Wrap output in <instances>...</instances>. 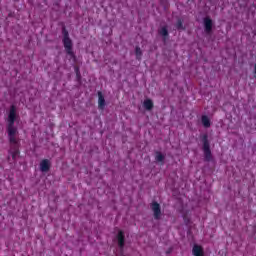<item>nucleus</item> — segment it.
Listing matches in <instances>:
<instances>
[{"label": "nucleus", "instance_id": "15", "mask_svg": "<svg viewBox=\"0 0 256 256\" xmlns=\"http://www.w3.org/2000/svg\"><path fill=\"white\" fill-rule=\"evenodd\" d=\"M135 53H136V58L140 60L141 57L143 56V52L141 51V48L137 47Z\"/></svg>", "mask_w": 256, "mask_h": 256}, {"label": "nucleus", "instance_id": "4", "mask_svg": "<svg viewBox=\"0 0 256 256\" xmlns=\"http://www.w3.org/2000/svg\"><path fill=\"white\" fill-rule=\"evenodd\" d=\"M151 210L154 215V219H161V206L157 202L151 204Z\"/></svg>", "mask_w": 256, "mask_h": 256}, {"label": "nucleus", "instance_id": "13", "mask_svg": "<svg viewBox=\"0 0 256 256\" xmlns=\"http://www.w3.org/2000/svg\"><path fill=\"white\" fill-rule=\"evenodd\" d=\"M202 124L204 127H211V120L207 116H202Z\"/></svg>", "mask_w": 256, "mask_h": 256}, {"label": "nucleus", "instance_id": "11", "mask_svg": "<svg viewBox=\"0 0 256 256\" xmlns=\"http://www.w3.org/2000/svg\"><path fill=\"white\" fill-rule=\"evenodd\" d=\"M10 155H11L13 161H15L17 159V157H19V149H17V148L10 149Z\"/></svg>", "mask_w": 256, "mask_h": 256}, {"label": "nucleus", "instance_id": "17", "mask_svg": "<svg viewBox=\"0 0 256 256\" xmlns=\"http://www.w3.org/2000/svg\"><path fill=\"white\" fill-rule=\"evenodd\" d=\"M62 33H67V29L63 28Z\"/></svg>", "mask_w": 256, "mask_h": 256}, {"label": "nucleus", "instance_id": "18", "mask_svg": "<svg viewBox=\"0 0 256 256\" xmlns=\"http://www.w3.org/2000/svg\"><path fill=\"white\" fill-rule=\"evenodd\" d=\"M167 35H169V34H167V33L163 34L164 39L167 37Z\"/></svg>", "mask_w": 256, "mask_h": 256}, {"label": "nucleus", "instance_id": "1", "mask_svg": "<svg viewBox=\"0 0 256 256\" xmlns=\"http://www.w3.org/2000/svg\"><path fill=\"white\" fill-rule=\"evenodd\" d=\"M17 117V108H15V106H11L8 111V117L6 121L8 123V137L12 145H17L19 143V140L17 139V127H15V121H17Z\"/></svg>", "mask_w": 256, "mask_h": 256}, {"label": "nucleus", "instance_id": "5", "mask_svg": "<svg viewBox=\"0 0 256 256\" xmlns=\"http://www.w3.org/2000/svg\"><path fill=\"white\" fill-rule=\"evenodd\" d=\"M116 241L118 243V247H120V249H123L125 245V234H123V231L121 230L118 231V234L116 236Z\"/></svg>", "mask_w": 256, "mask_h": 256}, {"label": "nucleus", "instance_id": "9", "mask_svg": "<svg viewBox=\"0 0 256 256\" xmlns=\"http://www.w3.org/2000/svg\"><path fill=\"white\" fill-rule=\"evenodd\" d=\"M183 19L182 18H178L176 23L174 24L175 29H177V31H185V27L183 25Z\"/></svg>", "mask_w": 256, "mask_h": 256}, {"label": "nucleus", "instance_id": "12", "mask_svg": "<svg viewBox=\"0 0 256 256\" xmlns=\"http://www.w3.org/2000/svg\"><path fill=\"white\" fill-rule=\"evenodd\" d=\"M143 105L147 109V111H151V109H153V101H151L150 99H146Z\"/></svg>", "mask_w": 256, "mask_h": 256}, {"label": "nucleus", "instance_id": "7", "mask_svg": "<svg viewBox=\"0 0 256 256\" xmlns=\"http://www.w3.org/2000/svg\"><path fill=\"white\" fill-rule=\"evenodd\" d=\"M192 254L194 256H205V252L203 251V247L195 244L192 249Z\"/></svg>", "mask_w": 256, "mask_h": 256}, {"label": "nucleus", "instance_id": "8", "mask_svg": "<svg viewBox=\"0 0 256 256\" xmlns=\"http://www.w3.org/2000/svg\"><path fill=\"white\" fill-rule=\"evenodd\" d=\"M51 167V163L49 162V160H42L40 163V170L42 171V173H47V171H49Z\"/></svg>", "mask_w": 256, "mask_h": 256}, {"label": "nucleus", "instance_id": "2", "mask_svg": "<svg viewBox=\"0 0 256 256\" xmlns=\"http://www.w3.org/2000/svg\"><path fill=\"white\" fill-rule=\"evenodd\" d=\"M63 45L67 55L75 60V52H73V41L69 37V34H65L63 38Z\"/></svg>", "mask_w": 256, "mask_h": 256}, {"label": "nucleus", "instance_id": "6", "mask_svg": "<svg viewBox=\"0 0 256 256\" xmlns=\"http://www.w3.org/2000/svg\"><path fill=\"white\" fill-rule=\"evenodd\" d=\"M204 29L207 33H211V31H213V20H211V18H204Z\"/></svg>", "mask_w": 256, "mask_h": 256}, {"label": "nucleus", "instance_id": "16", "mask_svg": "<svg viewBox=\"0 0 256 256\" xmlns=\"http://www.w3.org/2000/svg\"><path fill=\"white\" fill-rule=\"evenodd\" d=\"M160 33H169V30H167V27L164 26V27H162Z\"/></svg>", "mask_w": 256, "mask_h": 256}, {"label": "nucleus", "instance_id": "14", "mask_svg": "<svg viewBox=\"0 0 256 256\" xmlns=\"http://www.w3.org/2000/svg\"><path fill=\"white\" fill-rule=\"evenodd\" d=\"M155 159L158 161V163H163V161H165V156L162 153L157 152Z\"/></svg>", "mask_w": 256, "mask_h": 256}, {"label": "nucleus", "instance_id": "3", "mask_svg": "<svg viewBox=\"0 0 256 256\" xmlns=\"http://www.w3.org/2000/svg\"><path fill=\"white\" fill-rule=\"evenodd\" d=\"M203 141H204V144H203L204 155L207 161H209L211 159V149L209 146V140H207V135L204 136Z\"/></svg>", "mask_w": 256, "mask_h": 256}, {"label": "nucleus", "instance_id": "10", "mask_svg": "<svg viewBox=\"0 0 256 256\" xmlns=\"http://www.w3.org/2000/svg\"><path fill=\"white\" fill-rule=\"evenodd\" d=\"M98 107L99 109H105V97L101 92H98Z\"/></svg>", "mask_w": 256, "mask_h": 256}]
</instances>
